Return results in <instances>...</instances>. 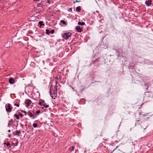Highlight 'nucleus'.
I'll return each instance as SVG.
<instances>
[{
	"label": "nucleus",
	"mask_w": 153,
	"mask_h": 153,
	"mask_svg": "<svg viewBox=\"0 0 153 153\" xmlns=\"http://www.w3.org/2000/svg\"><path fill=\"white\" fill-rule=\"evenodd\" d=\"M57 88L56 87L51 86L50 94L51 97L53 99H55L57 97Z\"/></svg>",
	"instance_id": "1"
},
{
	"label": "nucleus",
	"mask_w": 153,
	"mask_h": 153,
	"mask_svg": "<svg viewBox=\"0 0 153 153\" xmlns=\"http://www.w3.org/2000/svg\"><path fill=\"white\" fill-rule=\"evenodd\" d=\"M6 110L8 113H10L13 109L12 105L10 103H7L5 105Z\"/></svg>",
	"instance_id": "2"
},
{
	"label": "nucleus",
	"mask_w": 153,
	"mask_h": 153,
	"mask_svg": "<svg viewBox=\"0 0 153 153\" xmlns=\"http://www.w3.org/2000/svg\"><path fill=\"white\" fill-rule=\"evenodd\" d=\"M72 35V33L70 32L65 33L63 34V37L65 39H68Z\"/></svg>",
	"instance_id": "3"
},
{
	"label": "nucleus",
	"mask_w": 153,
	"mask_h": 153,
	"mask_svg": "<svg viewBox=\"0 0 153 153\" xmlns=\"http://www.w3.org/2000/svg\"><path fill=\"white\" fill-rule=\"evenodd\" d=\"M32 103V101L30 99L25 100V106L27 108Z\"/></svg>",
	"instance_id": "4"
},
{
	"label": "nucleus",
	"mask_w": 153,
	"mask_h": 153,
	"mask_svg": "<svg viewBox=\"0 0 153 153\" xmlns=\"http://www.w3.org/2000/svg\"><path fill=\"white\" fill-rule=\"evenodd\" d=\"M152 0H148L145 1V3L148 6H150L152 4Z\"/></svg>",
	"instance_id": "5"
},
{
	"label": "nucleus",
	"mask_w": 153,
	"mask_h": 153,
	"mask_svg": "<svg viewBox=\"0 0 153 153\" xmlns=\"http://www.w3.org/2000/svg\"><path fill=\"white\" fill-rule=\"evenodd\" d=\"M76 31L79 32H80L82 31V29L79 26H77L76 27Z\"/></svg>",
	"instance_id": "6"
},
{
	"label": "nucleus",
	"mask_w": 153,
	"mask_h": 153,
	"mask_svg": "<svg viewBox=\"0 0 153 153\" xmlns=\"http://www.w3.org/2000/svg\"><path fill=\"white\" fill-rule=\"evenodd\" d=\"M9 83L11 84H13L15 82V80L13 78H10L9 79Z\"/></svg>",
	"instance_id": "7"
},
{
	"label": "nucleus",
	"mask_w": 153,
	"mask_h": 153,
	"mask_svg": "<svg viewBox=\"0 0 153 153\" xmlns=\"http://www.w3.org/2000/svg\"><path fill=\"white\" fill-rule=\"evenodd\" d=\"M13 119H11L9 121V123H8V126L9 127H10L11 126L12 124H13Z\"/></svg>",
	"instance_id": "8"
},
{
	"label": "nucleus",
	"mask_w": 153,
	"mask_h": 153,
	"mask_svg": "<svg viewBox=\"0 0 153 153\" xmlns=\"http://www.w3.org/2000/svg\"><path fill=\"white\" fill-rule=\"evenodd\" d=\"M81 10V7L78 6L76 8V11L77 12H80Z\"/></svg>",
	"instance_id": "9"
},
{
	"label": "nucleus",
	"mask_w": 153,
	"mask_h": 153,
	"mask_svg": "<svg viewBox=\"0 0 153 153\" xmlns=\"http://www.w3.org/2000/svg\"><path fill=\"white\" fill-rule=\"evenodd\" d=\"M21 133V132L20 131L16 130V131L15 135L18 136Z\"/></svg>",
	"instance_id": "10"
},
{
	"label": "nucleus",
	"mask_w": 153,
	"mask_h": 153,
	"mask_svg": "<svg viewBox=\"0 0 153 153\" xmlns=\"http://www.w3.org/2000/svg\"><path fill=\"white\" fill-rule=\"evenodd\" d=\"M78 24L79 25H83L85 24V23L84 22H78Z\"/></svg>",
	"instance_id": "11"
},
{
	"label": "nucleus",
	"mask_w": 153,
	"mask_h": 153,
	"mask_svg": "<svg viewBox=\"0 0 153 153\" xmlns=\"http://www.w3.org/2000/svg\"><path fill=\"white\" fill-rule=\"evenodd\" d=\"M43 106L44 107H45L46 108H48L49 107V105H47L46 103H44Z\"/></svg>",
	"instance_id": "12"
},
{
	"label": "nucleus",
	"mask_w": 153,
	"mask_h": 153,
	"mask_svg": "<svg viewBox=\"0 0 153 153\" xmlns=\"http://www.w3.org/2000/svg\"><path fill=\"white\" fill-rule=\"evenodd\" d=\"M15 117L17 119H19V116L17 114H15L14 115Z\"/></svg>",
	"instance_id": "13"
},
{
	"label": "nucleus",
	"mask_w": 153,
	"mask_h": 153,
	"mask_svg": "<svg viewBox=\"0 0 153 153\" xmlns=\"http://www.w3.org/2000/svg\"><path fill=\"white\" fill-rule=\"evenodd\" d=\"M46 33L47 35H49V34L50 33V32L49 30L48 29H47L46 30Z\"/></svg>",
	"instance_id": "14"
},
{
	"label": "nucleus",
	"mask_w": 153,
	"mask_h": 153,
	"mask_svg": "<svg viewBox=\"0 0 153 153\" xmlns=\"http://www.w3.org/2000/svg\"><path fill=\"white\" fill-rule=\"evenodd\" d=\"M74 146H72L69 149V150L71 151H72L74 150Z\"/></svg>",
	"instance_id": "15"
},
{
	"label": "nucleus",
	"mask_w": 153,
	"mask_h": 153,
	"mask_svg": "<svg viewBox=\"0 0 153 153\" xmlns=\"http://www.w3.org/2000/svg\"><path fill=\"white\" fill-rule=\"evenodd\" d=\"M60 22L61 23H62L64 25H66V22L64 20H62L60 21Z\"/></svg>",
	"instance_id": "16"
},
{
	"label": "nucleus",
	"mask_w": 153,
	"mask_h": 153,
	"mask_svg": "<svg viewBox=\"0 0 153 153\" xmlns=\"http://www.w3.org/2000/svg\"><path fill=\"white\" fill-rule=\"evenodd\" d=\"M28 115H29L30 117H33V118H34V117L33 116V115L32 114H30L28 113L27 114Z\"/></svg>",
	"instance_id": "17"
},
{
	"label": "nucleus",
	"mask_w": 153,
	"mask_h": 153,
	"mask_svg": "<svg viewBox=\"0 0 153 153\" xmlns=\"http://www.w3.org/2000/svg\"><path fill=\"white\" fill-rule=\"evenodd\" d=\"M43 21H40L39 22V23L41 26L44 25V24H43Z\"/></svg>",
	"instance_id": "18"
},
{
	"label": "nucleus",
	"mask_w": 153,
	"mask_h": 153,
	"mask_svg": "<svg viewBox=\"0 0 153 153\" xmlns=\"http://www.w3.org/2000/svg\"><path fill=\"white\" fill-rule=\"evenodd\" d=\"M21 111L22 112L25 113V116H26L27 115V112L26 111H25L23 110H22Z\"/></svg>",
	"instance_id": "19"
},
{
	"label": "nucleus",
	"mask_w": 153,
	"mask_h": 153,
	"mask_svg": "<svg viewBox=\"0 0 153 153\" xmlns=\"http://www.w3.org/2000/svg\"><path fill=\"white\" fill-rule=\"evenodd\" d=\"M42 3H39L38 4H37V6L38 7H41L42 6Z\"/></svg>",
	"instance_id": "20"
},
{
	"label": "nucleus",
	"mask_w": 153,
	"mask_h": 153,
	"mask_svg": "<svg viewBox=\"0 0 153 153\" xmlns=\"http://www.w3.org/2000/svg\"><path fill=\"white\" fill-rule=\"evenodd\" d=\"M33 126L34 128H36L37 127V126L36 124V123H34L33 124Z\"/></svg>",
	"instance_id": "21"
},
{
	"label": "nucleus",
	"mask_w": 153,
	"mask_h": 153,
	"mask_svg": "<svg viewBox=\"0 0 153 153\" xmlns=\"http://www.w3.org/2000/svg\"><path fill=\"white\" fill-rule=\"evenodd\" d=\"M44 103L42 102H39V104L41 106H43Z\"/></svg>",
	"instance_id": "22"
},
{
	"label": "nucleus",
	"mask_w": 153,
	"mask_h": 153,
	"mask_svg": "<svg viewBox=\"0 0 153 153\" xmlns=\"http://www.w3.org/2000/svg\"><path fill=\"white\" fill-rule=\"evenodd\" d=\"M54 32V30L53 29H52L50 32V33H51V34H53Z\"/></svg>",
	"instance_id": "23"
},
{
	"label": "nucleus",
	"mask_w": 153,
	"mask_h": 153,
	"mask_svg": "<svg viewBox=\"0 0 153 153\" xmlns=\"http://www.w3.org/2000/svg\"><path fill=\"white\" fill-rule=\"evenodd\" d=\"M6 145L7 146V147H8L9 146H10V143L9 142H8L7 143V144H6Z\"/></svg>",
	"instance_id": "24"
},
{
	"label": "nucleus",
	"mask_w": 153,
	"mask_h": 153,
	"mask_svg": "<svg viewBox=\"0 0 153 153\" xmlns=\"http://www.w3.org/2000/svg\"><path fill=\"white\" fill-rule=\"evenodd\" d=\"M14 105L15 106H16L17 107H19V105L18 104L15 103L14 104Z\"/></svg>",
	"instance_id": "25"
},
{
	"label": "nucleus",
	"mask_w": 153,
	"mask_h": 153,
	"mask_svg": "<svg viewBox=\"0 0 153 153\" xmlns=\"http://www.w3.org/2000/svg\"><path fill=\"white\" fill-rule=\"evenodd\" d=\"M80 1H78L77 0H76L74 2V3H75L76 2H79Z\"/></svg>",
	"instance_id": "26"
},
{
	"label": "nucleus",
	"mask_w": 153,
	"mask_h": 153,
	"mask_svg": "<svg viewBox=\"0 0 153 153\" xmlns=\"http://www.w3.org/2000/svg\"><path fill=\"white\" fill-rule=\"evenodd\" d=\"M40 111L39 110L37 111H36V113L39 114L40 113Z\"/></svg>",
	"instance_id": "27"
},
{
	"label": "nucleus",
	"mask_w": 153,
	"mask_h": 153,
	"mask_svg": "<svg viewBox=\"0 0 153 153\" xmlns=\"http://www.w3.org/2000/svg\"><path fill=\"white\" fill-rule=\"evenodd\" d=\"M19 115L22 117L23 116V115L22 113H19Z\"/></svg>",
	"instance_id": "28"
},
{
	"label": "nucleus",
	"mask_w": 153,
	"mask_h": 153,
	"mask_svg": "<svg viewBox=\"0 0 153 153\" xmlns=\"http://www.w3.org/2000/svg\"><path fill=\"white\" fill-rule=\"evenodd\" d=\"M47 3L49 4H50L51 3V1L49 0H48L47 1Z\"/></svg>",
	"instance_id": "29"
},
{
	"label": "nucleus",
	"mask_w": 153,
	"mask_h": 153,
	"mask_svg": "<svg viewBox=\"0 0 153 153\" xmlns=\"http://www.w3.org/2000/svg\"><path fill=\"white\" fill-rule=\"evenodd\" d=\"M142 127H143V128L144 129H145L146 128V127H143V126H142Z\"/></svg>",
	"instance_id": "30"
},
{
	"label": "nucleus",
	"mask_w": 153,
	"mask_h": 153,
	"mask_svg": "<svg viewBox=\"0 0 153 153\" xmlns=\"http://www.w3.org/2000/svg\"><path fill=\"white\" fill-rule=\"evenodd\" d=\"M11 134H9V135H8V137H11Z\"/></svg>",
	"instance_id": "31"
},
{
	"label": "nucleus",
	"mask_w": 153,
	"mask_h": 153,
	"mask_svg": "<svg viewBox=\"0 0 153 153\" xmlns=\"http://www.w3.org/2000/svg\"><path fill=\"white\" fill-rule=\"evenodd\" d=\"M58 76H57L56 78V79H58Z\"/></svg>",
	"instance_id": "32"
},
{
	"label": "nucleus",
	"mask_w": 153,
	"mask_h": 153,
	"mask_svg": "<svg viewBox=\"0 0 153 153\" xmlns=\"http://www.w3.org/2000/svg\"><path fill=\"white\" fill-rule=\"evenodd\" d=\"M72 8H70V10H71V11H72Z\"/></svg>",
	"instance_id": "33"
},
{
	"label": "nucleus",
	"mask_w": 153,
	"mask_h": 153,
	"mask_svg": "<svg viewBox=\"0 0 153 153\" xmlns=\"http://www.w3.org/2000/svg\"><path fill=\"white\" fill-rule=\"evenodd\" d=\"M96 13H99V11H98V10H96Z\"/></svg>",
	"instance_id": "34"
},
{
	"label": "nucleus",
	"mask_w": 153,
	"mask_h": 153,
	"mask_svg": "<svg viewBox=\"0 0 153 153\" xmlns=\"http://www.w3.org/2000/svg\"><path fill=\"white\" fill-rule=\"evenodd\" d=\"M15 133H15L14 132H13V134L14 135H15Z\"/></svg>",
	"instance_id": "35"
},
{
	"label": "nucleus",
	"mask_w": 153,
	"mask_h": 153,
	"mask_svg": "<svg viewBox=\"0 0 153 153\" xmlns=\"http://www.w3.org/2000/svg\"><path fill=\"white\" fill-rule=\"evenodd\" d=\"M44 102H45L44 101V100H43L42 102H43V103H45Z\"/></svg>",
	"instance_id": "36"
},
{
	"label": "nucleus",
	"mask_w": 153,
	"mask_h": 153,
	"mask_svg": "<svg viewBox=\"0 0 153 153\" xmlns=\"http://www.w3.org/2000/svg\"><path fill=\"white\" fill-rule=\"evenodd\" d=\"M8 132H10V130H8Z\"/></svg>",
	"instance_id": "37"
},
{
	"label": "nucleus",
	"mask_w": 153,
	"mask_h": 153,
	"mask_svg": "<svg viewBox=\"0 0 153 153\" xmlns=\"http://www.w3.org/2000/svg\"><path fill=\"white\" fill-rule=\"evenodd\" d=\"M138 122H140V121L139 120H138L137 121V122L138 123Z\"/></svg>",
	"instance_id": "38"
},
{
	"label": "nucleus",
	"mask_w": 153,
	"mask_h": 153,
	"mask_svg": "<svg viewBox=\"0 0 153 153\" xmlns=\"http://www.w3.org/2000/svg\"><path fill=\"white\" fill-rule=\"evenodd\" d=\"M39 0H36L37 1H39Z\"/></svg>",
	"instance_id": "39"
}]
</instances>
